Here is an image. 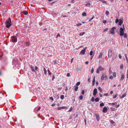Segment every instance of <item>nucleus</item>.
Wrapping results in <instances>:
<instances>
[{
	"label": "nucleus",
	"instance_id": "obj_1",
	"mask_svg": "<svg viewBox=\"0 0 128 128\" xmlns=\"http://www.w3.org/2000/svg\"><path fill=\"white\" fill-rule=\"evenodd\" d=\"M6 27L8 28H9L11 26V21L10 18H9L6 20Z\"/></svg>",
	"mask_w": 128,
	"mask_h": 128
},
{
	"label": "nucleus",
	"instance_id": "obj_2",
	"mask_svg": "<svg viewBox=\"0 0 128 128\" xmlns=\"http://www.w3.org/2000/svg\"><path fill=\"white\" fill-rule=\"evenodd\" d=\"M30 67L32 72H34L36 74V71L38 70V67L36 66H34L32 65H31L30 66Z\"/></svg>",
	"mask_w": 128,
	"mask_h": 128
},
{
	"label": "nucleus",
	"instance_id": "obj_3",
	"mask_svg": "<svg viewBox=\"0 0 128 128\" xmlns=\"http://www.w3.org/2000/svg\"><path fill=\"white\" fill-rule=\"evenodd\" d=\"M104 70V68L102 67L101 66H99L98 69L96 71V72L98 73L99 74L100 72V71H101L102 70Z\"/></svg>",
	"mask_w": 128,
	"mask_h": 128
},
{
	"label": "nucleus",
	"instance_id": "obj_4",
	"mask_svg": "<svg viewBox=\"0 0 128 128\" xmlns=\"http://www.w3.org/2000/svg\"><path fill=\"white\" fill-rule=\"evenodd\" d=\"M112 51L111 49H110L108 50V56L109 58L112 56Z\"/></svg>",
	"mask_w": 128,
	"mask_h": 128
},
{
	"label": "nucleus",
	"instance_id": "obj_5",
	"mask_svg": "<svg viewBox=\"0 0 128 128\" xmlns=\"http://www.w3.org/2000/svg\"><path fill=\"white\" fill-rule=\"evenodd\" d=\"M87 48V47H86L83 49L80 52L79 54H80L84 55V54L86 52V50Z\"/></svg>",
	"mask_w": 128,
	"mask_h": 128
},
{
	"label": "nucleus",
	"instance_id": "obj_6",
	"mask_svg": "<svg viewBox=\"0 0 128 128\" xmlns=\"http://www.w3.org/2000/svg\"><path fill=\"white\" fill-rule=\"evenodd\" d=\"M12 42H16L17 41V37L14 36L12 37Z\"/></svg>",
	"mask_w": 128,
	"mask_h": 128
},
{
	"label": "nucleus",
	"instance_id": "obj_7",
	"mask_svg": "<svg viewBox=\"0 0 128 128\" xmlns=\"http://www.w3.org/2000/svg\"><path fill=\"white\" fill-rule=\"evenodd\" d=\"M120 35L121 36H123L124 34V30L122 28H120Z\"/></svg>",
	"mask_w": 128,
	"mask_h": 128
},
{
	"label": "nucleus",
	"instance_id": "obj_8",
	"mask_svg": "<svg viewBox=\"0 0 128 128\" xmlns=\"http://www.w3.org/2000/svg\"><path fill=\"white\" fill-rule=\"evenodd\" d=\"M97 89L96 88H95L94 89L93 92V95L94 96H95L97 93Z\"/></svg>",
	"mask_w": 128,
	"mask_h": 128
},
{
	"label": "nucleus",
	"instance_id": "obj_9",
	"mask_svg": "<svg viewBox=\"0 0 128 128\" xmlns=\"http://www.w3.org/2000/svg\"><path fill=\"white\" fill-rule=\"evenodd\" d=\"M95 115L96 117V118L97 120L98 121L100 120V118L99 115L98 114H95Z\"/></svg>",
	"mask_w": 128,
	"mask_h": 128
},
{
	"label": "nucleus",
	"instance_id": "obj_10",
	"mask_svg": "<svg viewBox=\"0 0 128 128\" xmlns=\"http://www.w3.org/2000/svg\"><path fill=\"white\" fill-rule=\"evenodd\" d=\"M108 111V109L106 107H104L103 108V112L104 113H106Z\"/></svg>",
	"mask_w": 128,
	"mask_h": 128
},
{
	"label": "nucleus",
	"instance_id": "obj_11",
	"mask_svg": "<svg viewBox=\"0 0 128 128\" xmlns=\"http://www.w3.org/2000/svg\"><path fill=\"white\" fill-rule=\"evenodd\" d=\"M104 74H102V76H101V79H100V80L101 81H102L104 79Z\"/></svg>",
	"mask_w": 128,
	"mask_h": 128
},
{
	"label": "nucleus",
	"instance_id": "obj_12",
	"mask_svg": "<svg viewBox=\"0 0 128 128\" xmlns=\"http://www.w3.org/2000/svg\"><path fill=\"white\" fill-rule=\"evenodd\" d=\"M95 76H94V79L93 80V81H92V85H94L95 84Z\"/></svg>",
	"mask_w": 128,
	"mask_h": 128
},
{
	"label": "nucleus",
	"instance_id": "obj_13",
	"mask_svg": "<svg viewBox=\"0 0 128 128\" xmlns=\"http://www.w3.org/2000/svg\"><path fill=\"white\" fill-rule=\"evenodd\" d=\"M124 76L123 74L122 75L121 77L120 78V80H122L124 79Z\"/></svg>",
	"mask_w": 128,
	"mask_h": 128
},
{
	"label": "nucleus",
	"instance_id": "obj_14",
	"mask_svg": "<svg viewBox=\"0 0 128 128\" xmlns=\"http://www.w3.org/2000/svg\"><path fill=\"white\" fill-rule=\"evenodd\" d=\"M85 34V32H81L79 34V35L80 36H82L84 34Z\"/></svg>",
	"mask_w": 128,
	"mask_h": 128
},
{
	"label": "nucleus",
	"instance_id": "obj_15",
	"mask_svg": "<svg viewBox=\"0 0 128 128\" xmlns=\"http://www.w3.org/2000/svg\"><path fill=\"white\" fill-rule=\"evenodd\" d=\"M126 93H125L120 98H124V97H125L126 96Z\"/></svg>",
	"mask_w": 128,
	"mask_h": 128
},
{
	"label": "nucleus",
	"instance_id": "obj_16",
	"mask_svg": "<svg viewBox=\"0 0 128 128\" xmlns=\"http://www.w3.org/2000/svg\"><path fill=\"white\" fill-rule=\"evenodd\" d=\"M44 74H45L46 75L47 72V71L45 68H44Z\"/></svg>",
	"mask_w": 128,
	"mask_h": 128
},
{
	"label": "nucleus",
	"instance_id": "obj_17",
	"mask_svg": "<svg viewBox=\"0 0 128 128\" xmlns=\"http://www.w3.org/2000/svg\"><path fill=\"white\" fill-rule=\"evenodd\" d=\"M102 52H101L100 53L99 56L98 57V58H102Z\"/></svg>",
	"mask_w": 128,
	"mask_h": 128
},
{
	"label": "nucleus",
	"instance_id": "obj_18",
	"mask_svg": "<svg viewBox=\"0 0 128 128\" xmlns=\"http://www.w3.org/2000/svg\"><path fill=\"white\" fill-rule=\"evenodd\" d=\"M48 72L49 75H50L51 76L52 73L50 72V71L49 69L48 70Z\"/></svg>",
	"mask_w": 128,
	"mask_h": 128
},
{
	"label": "nucleus",
	"instance_id": "obj_19",
	"mask_svg": "<svg viewBox=\"0 0 128 128\" xmlns=\"http://www.w3.org/2000/svg\"><path fill=\"white\" fill-rule=\"evenodd\" d=\"M22 12L24 15H27L28 14V12L26 11H24Z\"/></svg>",
	"mask_w": 128,
	"mask_h": 128
},
{
	"label": "nucleus",
	"instance_id": "obj_20",
	"mask_svg": "<svg viewBox=\"0 0 128 128\" xmlns=\"http://www.w3.org/2000/svg\"><path fill=\"white\" fill-rule=\"evenodd\" d=\"M116 104H117V103L116 102L113 103H110L108 104L109 105H111V104H112V105H116Z\"/></svg>",
	"mask_w": 128,
	"mask_h": 128
},
{
	"label": "nucleus",
	"instance_id": "obj_21",
	"mask_svg": "<svg viewBox=\"0 0 128 128\" xmlns=\"http://www.w3.org/2000/svg\"><path fill=\"white\" fill-rule=\"evenodd\" d=\"M98 89L100 90V92L102 93V88H100V87L99 86L98 87Z\"/></svg>",
	"mask_w": 128,
	"mask_h": 128
},
{
	"label": "nucleus",
	"instance_id": "obj_22",
	"mask_svg": "<svg viewBox=\"0 0 128 128\" xmlns=\"http://www.w3.org/2000/svg\"><path fill=\"white\" fill-rule=\"evenodd\" d=\"M106 14L107 16L110 13L109 12L108 10H106Z\"/></svg>",
	"mask_w": 128,
	"mask_h": 128
},
{
	"label": "nucleus",
	"instance_id": "obj_23",
	"mask_svg": "<svg viewBox=\"0 0 128 128\" xmlns=\"http://www.w3.org/2000/svg\"><path fill=\"white\" fill-rule=\"evenodd\" d=\"M100 1L104 3H106L107 2L106 1H104V0H100Z\"/></svg>",
	"mask_w": 128,
	"mask_h": 128
},
{
	"label": "nucleus",
	"instance_id": "obj_24",
	"mask_svg": "<svg viewBox=\"0 0 128 128\" xmlns=\"http://www.w3.org/2000/svg\"><path fill=\"white\" fill-rule=\"evenodd\" d=\"M82 15L83 16H86V13L85 12H84L82 13Z\"/></svg>",
	"mask_w": 128,
	"mask_h": 128
},
{
	"label": "nucleus",
	"instance_id": "obj_25",
	"mask_svg": "<svg viewBox=\"0 0 128 128\" xmlns=\"http://www.w3.org/2000/svg\"><path fill=\"white\" fill-rule=\"evenodd\" d=\"M95 100L96 102H98L99 100V99L98 98H95Z\"/></svg>",
	"mask_w": 128,
	"mask_h": 128
},
{
	"label": "nucleus",
	"instance_id": "obj_26",
	"mask_svg": "<svg viewBox=\"0 0 128 128\" xmlns=\"http://www.w3.org/2000/svg\"><path fill=\"white\" fill-rule=\"evenodd\" d=\"M120 21L119 23V25H121L122 24V21L120 20Z\"/></svg>",
	"mask_w": 128,
	"mask_h": 128
},
{
	"label": "nucleus",
	"instance_id": "obj_27",
	"mask_svg": "<svg viewBox=\"0 0 128 128\" xmlns=\"http://www.w3.org/2000/svg\"><path fill=\"white\" fill-rule=\"evenodd\" d=\"M83 98V97L82 96L80 95V96L79 97V99L80 100H82V99Z\"/></svg>",
	"mask_w": 128,
	"mask_h": 128
},
{
	"label": "nucleus",
	"instance_id": "obj_28",
	"mask_svg": "<svg viewBox=\"0 0 128 128\" xmlns=\"http://www.w3.org/2000/svg\"><path fill=\"white\" fill-rule=\"evenodd\" d=\"M78 88V87L77 86H76L74 88V90L75 91H77Z\"/></svg>",
	"mask_w": 128,
	"mask_h": 128
},
{
	"label": "nucleus",
	"instance_id": "obj_29",
	"mask_svg": "<svg viewBox=\"0 0 128 128\" xmlns=\"http://www.w3.org/2000/svg\"><path fill=\"white\" fill-rule=\"evenodd\" d=\"M117 96L118 94H116L115 95L113 96V98H116L117 97Z\"/></svg>",
	"mask_w": 128,
	"mask_h": 128
},
{
	"label": "nucleus",
	"instance_id": "obj_30",
	"mask_svg": "<svg viewBox=\"0 0 128 128\" xmlns=\"http://www.w3.org/2000/svg\"><path fill=\"white\" fill-rule=\"evenodd\" d=\"M110 122V123L112 124H113L115 123L114 121L112 120H111Z\"/></svg>",
	"mask_w": 128,
	"mask_h": 128
},
{
	"label": "nucleus",
	"instance_id": "obj_31",
	"mask_svg": "<svg viewBox=\"0 0 128 128\" xmlns=\"http://www.w3.org/2000/svg\"><path fill=\"white\" fill-rule=\"evenodd\" d=\"M94 97H92V98L91 99V101L93 102L94 101Z\"/></svg>",
	"mask_w": 128,
	"mask_h": 128
},
{
	"label": "nucleus",
	"instance_id": "obj_32",
	"mask_svg": "<svg viewBox=\"0 0 128 128\" xmlns=\"http://www.w3.org/2000/svg\"><path fill=\"white\" fill-rule=\"evenodd\" d=\"M113 76L114 77H116V74L115 72H114L113 74Z\"/></svg>",
	"mask_w": 128,
	"mask_h": 128
},
{
	"label": "nucleus",
	"instance_id": "obj_33",
	"mask_svg": "<svg viewBox=\"0 0 128 128\" xmlns=\"http://www.w3.org/2000/svg\"><path fill=\"white\" fill-rule=\"evenodd\" d=\"M104 104L102 102L100 104V106H104Z\"/></svg>",
	"mask_w": 128,
	"mask_h": 128
},
{
	"label": "nucleus",
	"instance_id": "obj_34",
	"mask_svg": "<svg viewBox=\"0 0 128 128\" xmlns=\"http://www.w3.org/2000/svg\"><path fill=\"white\" fill-rule=\"evenodd\" d=\"M60 98L62 99H63L64 98V96L63 95H62L60 96Z\"/></svg>",
	"mask_w": 128,
	"mask_h": 128
},
{
	"label": "nucleus",
	"instance_id": "obj_35",
	"mask_svg": "<svg viewBox=\"0 0 128 128\" xmlns=\"http://www.w3.org/2000/svg\"><path fill=\"white\" fill-rule=\"evenodd\" d=\"M108 28H105V29H104V32H106V31H107L108 30Z\"/></svg>",
	"mask_w": 128,
	"mask_h": 128
},
{
	"label": "nucleus",
	"instance_id": "obj_36",
	"mask_svg": "<svg viewBox=\"0 0 128 128\" xmlns=\"http://www.w3.org/2000/svg\"><path fill=\"white\" fill-rule=\"evenodd\" d=\"M110 109L112 111H114V108L112 107H111L110 108Z\"/></svg>",
	"mask_w": 128,
	"mask_h": 128
},
{
	"label": "nucleus",
	"instance_id": "obj_37",
	"mask_svg": "<svg viewBox=\"0 0 128 128\" xmlns=\"http://www.w3.org/2000/svg\"><path fill=\"white\" fill-rule=\"evenodd\" d=\"M94 70L93 68H92L91 70V73L92 74L94 72Z\"/></svg>",
	"mask_w": 128,
	"mask_h": 128
},
{
	"label": "nucleus",
	"instance_id": "obj_38",
	"mask_svg": "<svg viewBox=\"0 0 128 128\" xmlns=\"http://www.w3.org/2000/svg\"><path fill=\"white\" fill-rule=\"evenodd\" d=\"M110 32L112 34H114V31H110Z\"/></svg>",
	"mask_w": 128,
	"mask_h": 128
},
{
	"label": "nucleus",
	"instance_id": "obj_39",
	"mask_svg": "<svg viewBox=\"0 0 128 128\" xmlns=\"http://www.w3.org/2000/svg\"><path fill=\"white\" fill-rule=\"evenodd\" d=\"M80 84V82H77L76 84V85L77 86H79Z\"/></svg>",
	"mask_w": 128,
	"mask_h": 128
},
{
	"label": "nucleus",
	"instance_id": "obj_40",
	"mask_svg": "<svg viewBox=\"0 0 128 128\" xmlns=\"http://www.w3.org/2000/svg\"><path fill=\"white\" fill-rule=\"evenodd\" d=\"M110 79L112 80L113 78V77L112 76H111L110 77Z\"/></svg>",
	"mask_w": 128,
	"mask_h": 128
},
{
	"label": "nucleus",
	"instance_id": "obj_41",
	"mask_svg": "<svg viewBox=\"0 0 128 128\" xmlns=\"http://www.w3.org/2000/svg\"><path fill=\"white\" fill-rule=\"evenodd\" d=\"M82 24L81 23H78V24H76V25L77 26H80V25H81Z\"/></svg>",
	"mask_w": 128,
	"mask_h": 128
},
{
	"label": "nucleus",
	"instance_id": "obj_42",
	"mask_svg": "<svg viewBox=\"0 0 128 128\" xmlns=\"http://www.w3.org/2000/svg\"><path fill=\"white\" fill-rule=\"evenodd\" d=\"M115 29H116V28L113 27L112 28L111 30L112 31H114Z\"/></svg>",
	"mask_w": 128,
	"mask_h": 128
},
{
	"label": "nucleus",
	"instance_id": "obj_43",
	"mask_svg": "<svg viewBox=\"0 0 128 128\" xmlns=\"http://www.w3.org/2000/svg\"><path fill=\"white\" fill-rule=\"evenodd\" d=\"M72 107H71L70 108V110H68V112H71L72 111Z\"/></svg>",
	"mask_w": 128,
	"mask_h": 128
},
{
	"label": "nucleus",
	"instance_id": "obj_44",
	"mask_svg": "<svg viewBox=\"0 0 128 128\" xmlns=\"http://www.w3.org/2000/svg\"><path fill=\"white\" fill-rule=\"evenodd\" d=\"M92 53H93L92 51H90V56H92Z\"/></svg>",
	"mask_w": 128,
	"mask_h": 128
},
{
	"label": "nucleus",
	"instance_id": "obj_45",
	"mask_svg": "<svg viewBox=\"0 0 128 128\" xmlns=\"http://www.w3.org/2000/svg\"><path fill=\"white\" fill-rule=\"evenodd\" d=\"M123 68V66L122 64L120 66V68L121 69H122Z\"/></svg>",
	"mask_w": 128,
	"mask_h": 128
},
{
	"label": "nucleus",
	"instance_id": "obj_46",
	"mask_svg": "<svg viewBox=\"0 0 128 128\" xmlns=\"http://www.w3.org/2000/svg\"><path fill=\"white\" fill-rule=\"evenodd\" d=\"M62 108L61 107H58V110H60L62 109Z\"/></svg>",
	"mask_w": 128,
	"mask_h": 128
},
{
	"label": "nucleus",
	"instance_id": "obj_47",
	"mask_svg": "<svg viewBox=\"0 0 128 128\" xmlns=\"http://www.w3.org/2000/svg\"><path fill=\"white\" fill-rule=\"evenodd\" d=\"M118 22H119V20H118V19H116V21H115L116 23H117Z\"/></svg>",
	"mask_w": 128,
	"mask_h": 128
},
{
	"label": "nucleus",
	"instance_id": "obj_48",
	"mask_svg": "<svg viewBox=\"0 0 128 128\" xmlns=\"http://www.w3.org/2000/svg\"><path fill=\"white\" fill-rule=\"evenodd\" d=\"M86 6H90V3H88L86 4Z\"/></svg>",
	"mask_w": 128,
	"mask_h": 128
},
{
	"label": "nucleus",
	"instance_id": "obj_49",
	"mask_svg": "<svg viewBox=\"0 0 128 128\" xmlns=\"http://www.w3.org/2000/svg\"><path fill=\"white\" fill-rule=\"evenodd\" d=\"M84 94V90H82V94Z\"/></svg>",
	"mask_w": 128,
	"mask_h": 128
},
{
	"label": "nucleus",
	"instance_id": "obj_50",
	"mask_svg": "<svg viewBox=\"0 0 128 128\" xmlns=\"http://www.w3.org/2000/svg\"><path fill=\"white\" fill-rule=\"evenodd\" d=\"M40 108H40V107H38V109L37 110V111H38L40 110Z\"/></svg>",
	"mask_w": 128,
	"mask_h": 128
},
{
	"label": "nucleus",
	"instance_id": "obj_51",
	"mask_svg": "<svg viewBox=\"0 0 128 128\" xmlns=\"http://www.w3.org/2000/svg\"><path fill=\"white\" fill-rule=\"evenodd\" d=\"M104 96H108V93L104 94Z\"/></svg>",
	"mask_w": 128,
	"mask_h": 128
},
{
	"label": "nucleus",
	"instance_id": "obj_52",
	"mask_svg": "<svg viewBox=\"0 0 128 128\" xmlns=\"http://www.w3.org/2000/svg\"><path fill=\"white\" fill-rule=\"evenodd\" d=\"M50 99L52 100V101H53L54 100V98H53L52 97H50Z\"/></svg>",
	"mask_w": 128,
	"mask_h": 128
},
{
	"label": "nucleus",
	"instance_id": "obj_53",
	"mask_svg": "<svg viewBox=\"0 0 128 128\" xmlns=\"http://www.w3.org/2000/svg\"><path fill=\"white\" fill-rule=\"evenodd\" d=\"M106 22H107V21L106 20H104L103 21V22L104 24L106 23Z\"/></svg>",
	"mask_w": 128,
	"mask_h": 128
},
{
	"label": "nucleus",
	"instance_id": "obj_54",
	"mask_svg": "<svg viewBox=\"0 0 128 128\" xmlns=\"http://www.w3.org/2000/svg\"><path fill=\"white\" fill-rule=\"evenodd\" d=\"M104 78H105V80H106L108 78L107 76H106V75L104 76Z\"/></svg>",
	"mask_w": 128,
	"mask_h": 128
},
{
	"label": "nucleus",
	"instance_id": "obj_55",
	"mask_svg": "<svg viewBox=\"0 0 128 128\" xmlns=\"http://www.w3.org/2000/svg\"><path fill=\"white\" fill-rule=\"evenodd\" d=\"M124 37L125 38H126L127 37V35L126 34H124Z\"/></svg>",
	"mask_w": 128,
	"mask_h": 128
},
{
	"label": "nucleus",
	"instance_id": "obj_56",
	"mask_svg": "<svg viewBox=\"0 0 128 128\" xmlns=\"http://www.w3.org/2000/svg\"><path fill=\"white\" fill-rule=\"evenodd\" d=\"M118 56H119V58L120 59H121L122 58V57L120 54H119V55H118Z\"/></svg>",
	"mask_w": 128,
	"mask_h": 128
},
{
	"label": "nucleus",
	"instance_id": "obj_57",
	"mask_svg": "<svg viewBox=\"0 0 128 128\" xmlns=\"http://www.w3.org/2000/svg\"><path fill=\"white\" fill-rule=\"evenodd\" d=\"M60 34H58L56 36V38H58V36L60 37Z\"/></svg>",
	"mask_w": 128,
	"mask_h": 128
},
{
	"label": "nucleus",
	"instance_id": "obj_58",
	"mask_svg": "<svg viewBox=\"0 0 128 128\" xmlns=\"http://www.w3.org/2000/svg\"><path fill=\"white\" fill-rule=\"evenodd\" d=\"M116 108H118V107H119V106H120V104H118L117 105H116Z\"/></svg>",
	"mask_w": 128,
	"mask_h": 128
},
{
	"label": "nucleus",
	"instance_id": "obj_59",
	"mask_svg": "<svg viewBox=\"0 0 128 128\" xmlns=\"http://www.w3.org/2000/svg\"><path fill=\"white\" fill-rule=\"evenodd\" d=\"M70 74L69 73H68L67 74V76L68 77L70 76Z\"/></svg>",
	"mask_w": 128,
	"mask_h": 128
},
{
	"label": "nucleus",
	"instance_id": "obj_60",
	"mask_svg": "<svg viewBox=\"0 0 128 128\" xmlns=\"http://www.w3.org/2000/svg\"><path fill=\"white\" fill-rule=\"evenodd\" d=\"M126 78H127L128 79V70L127 71V77Z\"/></svg>",
	"mask_w": 128,
	"mask_h": 128
},
{
	"label": "nucleus",
	"instance_id": "obj_61",
	"mask_svg": "<svg viewBox=\"0 0 128 128\" xmlns=\"http://www.w3.org/2000/svg\"><path fill=\"white\" fill-rule=\"evenodd\" d=\"M125 57H126V61H128V58H127V56H125Z\"/></svg>",
	"mask_w": 128,
	"mask_h": 128
},
{
	"label": "nucleus",
	"instance_id": "obj_62",
	"mask_svg": "<svg viewBox=\"0 0 128 128\" xmlns=\"http://www.w3.org/2000/svg\"><path fill=\"white\" fill-rule=\"evenodd\" d=\"M88 81L89 82H90V78H89L88 79Z\"/></svg>",
	"mask_w": 128,
	"mask_h": 128
},
{
	"label": "nucleus",
	"instance_id": "obj_63",
	"mask_svg": "<svg viewBox=\"0 0 128 128\" xmlns=\"http://www.w3.org/2000/svg\"><path fill=\"white\" fill-rule=\"evenodd\" d=\"M62 108V109H65L66 108V106H62L61 107Z\"/></svg>",
	"mask_w": 128,
	"mask_h": 128
},
{
	"label": "nucleus",
	"instance_id": "obj_64",
	"mask_svg": "<svg viewBox=\"0 0 128 128\" xmlns=\"http://www.w3.org/2000/svg\"><path fill=\"white\" fill-rule=\"evenodd\" d=\"M52 76H53V77H52V80H54L55 78V77L54 75H53Z\"/></svg>",
	"mask_w": 128,
	"mask_h": 128
}]
</instances>
